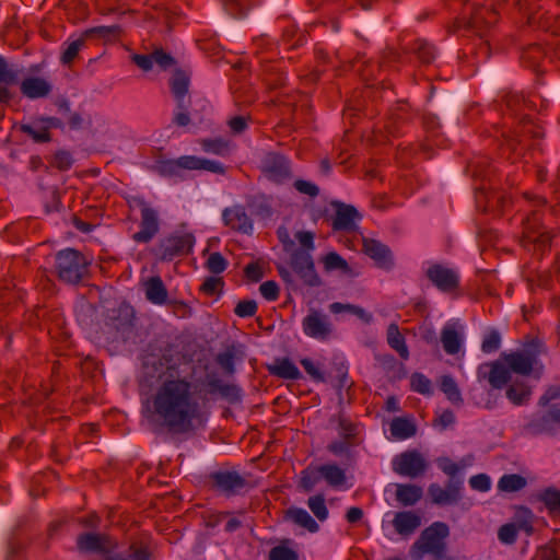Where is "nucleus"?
<instances>
[{"mask_svg":"<svg viewBox=\"0 0 560 560\" xmlns=\"http://www.w3.org/2000/svg\"><path fill=\"white\" fill-rule=\"evenodd\" d=\"M184 363L185 355L173 345L144 362L145 374L161 381L148 407L150 417L176 434L191 431L201 418L198 386L178 372Z\"/></svg>","mask_w":560,"mask_h":560,"instance_id":"obj_1","label":"nucleus"},{"mask_svg":"<svg viewBox=\"0 0 560 560\" xmlns=\"http://www.w3.org/2000/svg\"><path fill=\"white\" fill-rule=\"evenodd\" d=\"M503 104L506 113L513 117L522 116V118L513 131L501 130L502 145L517 151L518 147L523 149L526 145L528 139H540L544 136L541 127L528 119V115L524 113L526 109H532L530 101H526L520 93L508 92L503 96Z\"/></svg>","mask_w":560,"mask_h":560,"instance_id":"obj_2","label":"nucleus"},{"mask_svg":"<svg viewBox=\"0 0 560 560\" xmlns=\"http://www.w3.org/2000/svg\"><path fill=\"white\" fill-rule=\"evenodd\" d=\"M450 536V527L444 522H433L425 527L418 539L412 544L409 555L413 560H422L425 555H432L433 559L447 557L446 539Z\"/></svg>","mask_w":560,"mask_h":560,"instance_id":"obj_3","label":"nucleus"},{"mask_svg":"<svg viewBox=\"0 0 560 560\" xmlns=\"http://www.w3.org/2000/svg\"><path fill=\"white\" fill-rule=\"evenodd\" d=\"M90 261L78 249L66 248L59 250L55 256V269L59 280L77 284L89 273Z\"/></svg>","mask_w":560,"mask_h":560,"instance_id":"obj_4","label":"nucleus"},{"mask_svg":"<svg viewBox=\"0 0 560 560\" xmlns=\"http://www.w3.org/2000/svg\"><path fill=\"white\" fill-rule=\"evenodd\" d=\"M168 83L176 104L173 124L178 127H186L191 122L189 115L191 98L188 95L190 73L183 69H175Z\"/></svg>","mask_w":560,"mask_h":560,"instance_id":"obj_5","label":"nucleus"},{"mask_svg":"<svg viewBox=\"0 0 560 560\" xmlns=\"http://www.w3.org/2000/svg\"><path fill=\"white\" fill-rule=\"evenodd\" d=\"M195 244L191 233L171 234L158 243L154 255L162 261H171L175 257L188 255Z\"/></svg>","mask_w":560,"mask_h":560,"instance_id":"obj_6","label":"nucleus"},{"mask_svg":"<svg viewBox=\"0 0 560 560\" xmlns=\"http://www.w3.org/2000/svg\"><path fill=\"white\" fill-rule=\"evenodd\" d=\"M130 203L140 208V230L132 235L136 243H150L160 231L159 213L142 197H132Z\"/></svg>","mask_w":560,"mask_h":560,"instance_id":"obj_7","label":"nucleus"},{"mask_svg":"<svg viewBox=\"0 0 560 560\" xmlns=\"http://www.w3.org/2000/svg\"><path fill=\"white\" fill-rule=\"evenodd\" d=\"M208 482L214 492L226 498L238 495L248 486L247 479L236 470H218L209 474Z\"/></svg>","mask_w":560,"mask_h":560,"instance_id":"obj_8","label":"nucleus"},{"mask_svg":"<svg viewBox=\"0 0 560 560\" xmlns=\"http://www.w3.org/2000/svg\"><path fill=\"white\" fill-rule=\"evenodd\" d=\"M303 332L313 339L327 341L335 336V326L330 317L317 308H310L302 320Z\"/></svg>","mask_w":560,"mask_h":560,"instance_id":"obj_9","label":"nucleus"},{"mask_svg":"<svg viewBox=\"0 0 560 560\" xmlns=\"http://www.w3.org/2000/svg\"><path fill=\"white\" fill-rule=\"evenodd\" d=\"M544 411L534 413L524 425L526 433L530 435L549 434L553 435L560 427V402L547 406Z\"/></svg>","mask_w":560,"mask_h":560,"instance_id":"obj_10","label":"nucleus"},{"mask_svg":"<svg viewBox=\"0 0 560 560\" xmlns=\"http://www.w3.org/2000/svg\"><path fill=\"white\" fill-rule=\"evenodd\" d=\"M550 232L542 225L541 213L533 210L529 215L523 220V243L534 244L539 249L547 248L551 243Z\"/></svg>","mask_w":560,"mask_h":560,"instance_id":"obj_11","label":"nucleus"},{"mask_svg":"<svg viewBox=\"0 0 560 560\" xmlns=\"http://www.w3.org/2000/svg\"><path fill=\"white\" fill-rule=\"evenodd\" d=\"M290 266L307 287H319L322 280L315 270L313 257L304 249H293L290 255Z\"/></svg>","mask_w":560,"mask_h":560,"instance_id":"obj_12","label":"nucleus"},{"mask_svg":"<svg viewBox=\"0 0 560 560\" xmlns=\"http://www.w3.org/2000/svg\"><path fill=\"white\" fill-rule=\"evenodd\" d=\"M499 20V11L493 3L474 2L470 8L468 27L480 36L482 31L494 25Z\"/></svg>","mask_w":560,"mask_h":560,"instance_id":"obj_13","label":"nucleus"},{"mask_svg":"<svg viewBox=\"0 0 560 560\" xmlns=\"http://www.w3.org/2000/svg\"><path fill=\"white\" fill-rule=\"evenodd\" d=\"M539 342H533L524 351H516L511 353H501V359L508 365V369L521 375H528L533 370L536 357L539 350H534V347H539Z\"/></svg>","mask_w":560,"mask_h":560,"instance_id":"obj_14","label":"nucleus"},{"mask_svg":"<svg viewBox=\"0 0 560 560\" xmlns=\"http://www.w3.org/2000/svg\"><path fill=\"white\" fill-rule=\"evenodd\" d=\"M428 467L423 456L418 451H407L393 459V469L401 476L416 478L422 475Z\"/></svg>","mask_w":560,"mask_h":560,"instance_id":"obj_15","label":"nucleus"},{"mask_svg":"<svg viewBox=\"0 0 560 560\" xmlns=\"http://www.w3.org/2000/svg\"><path fill=\"white\" fill-rule=\"evenodd\" d=\"M478 381H488L492 388L501 389L511 380V372L506 364L499 360L482 363L477 369Z\"/></svg>","mask_w":560,"mask_h":560,"instance_id":"obj_16","label":"nucleus"},{"mask_svg":"<svg viewBox=\"0 0 560 560\" xmlns=\"http://www.w3.org/2000/svg\"><path fill=\"white\" fill-rule=\"evenodd\" d=\"M117 542L110 536L96 533H83L77 538V548L81 552L105 555L115 550Z\"/></svg>","mask_w":560,"mask_h":560,"instance_id":"obj_17","label":"nucleus"},{"mask_svg":"<svg viewBox=\"0 0 560 560\" xmlns=\"http://www.w3.org/2000/svg\"><path fill=\"white\" fill-rule=\"evenodd\" d=\"M425 275L428 279L442 292H452L459 285L457 272L441 264L430 266Z\"/></svg>","mask_w":560,"mask_h":560,"instance_id":"obj_18","label":"nucleus"},{"mask_svg":"<svg viewBox=\"0 0 560 560\" xmlns=\"http://www.w3.org/2000/svg\"><path fill=\"white\" fill-rule=\"evenodd\" d=\"M261 167L266 176L276 183H282L291 177L290 162L281 154L268 153L262 160Z\"/></svg>","mask_w":560,"mask_h":560,"instance_id":"obj_19","label":"nucleus"},{"mask_svg":"<svg viewBox=\"0 0 560 560\" xmlns=\"http://www.w3.org/2000/svg\"><path fill=\"white\" fill-rule=\"evenodd\" d=\"M222 220L224 224L233 231L243 234H252L253 232V221L245 208L241 205L225 208L222 211Z\"/></svg>","mask_w":560,"mask_h":560,"instance_id":"obj_20","label":"nucleus"},{"mask_svg":"<svg viewBox=\"0 0 560 560\" xmlns=\"http://www.w3.org/2000/svg\"><path fill=\"white\" fill-rule=\"evenodd\" d=\"M363 252L374 260L378 268L389 270L394 267L393 254L389 247L374 238H363Z\"/></svg>","mask_w":560,"mask_h":560,"instance_id":"obj_21","label":"nucleus"},{"mask_svg":"<svg viewBox=\"0 0 560 560\" xmlns=\"http://www.w3.org/2000/svg\"><path fill=\"white\" fill-rule=\"evenodd\" d=\"M336 208V215L332 220L334 231L352 232L355 230V221L361 219V214L358 210L351 206L340 201H334L331 203Z\"/></svg>","mask_w":560,"mask_h":560,"instance_id":"obj_22","label":"nucleus"},{"mask_svg":"<svg viewBox=\"0 0 560 560\" xmlns=\"http://www.w3.org/2000/svg\"><path fill=\"white\" fill-rule=\"evenodd\" d=\"M190 155H183L178 159L158 158L151 170L162 177H182L185 170L191 171Z\"/></svg>","mask_w":560,"mask_h":560,"instance_id":"obj_23","label":"nucleus"},{"mask_svg":"<svg viewBox=\"0 0 560 560\" xmlns=\"http://www.w3.org/2000/svg\"><path fill=\"white\" fill-rule=\"evenodd\" d=\"M440 339L442 347L447 354H457L464 342L463 327L456 323L445 324L441 330Z\"/></svg>","mask_w":560,"mask_h":560,"instance_id":"obj_24","label":"nucleus"},{"mask_svg":"<svg viewBox=\"0 0 560 560\" xmlns=\"http://www.w3.org/2000/svg\"><path fill=\"white\" fill-rule=\"evenodd\" d=\"M392 524L398 535L407 537L420 527L421 516L413 511L397 512Z\"/></svg>","mask_w":560,"mask_h":560,"instance_id":"obj_25","label":"nucleus"},{"mask_svg":"<svg viewBox=\"0 0 560 560\" xmlns=\"http://www.w3.org/2000/svg\"><path fill=\"white\" fill-rule=\"evenodd\" d=\"M51 89V84L40 77L25 78L20 85L21 93L31 100L48 96Z\"/></svg>","mask_w":560,"mask_h":560,"instance_id":"obj_26","label":"nucleus"},{"mask_svg":"<svg viewBox=\"0 0 560 560\" xmlns=\"http://www.w3.org/2000/svg\"><path fill=\"white\" fill-rule=\"evenodd\" d=\"M208 387L210 394H219L220 397L230 404L240 402L242 399V389L235 384H224L215 376L208 377Z\"/></svg>","mask_w":560,"mask_h":560,"instance_id":"obj_27","label":"nucleus"},{"mask_svg":"<svg viewBox=\"0 0 560 560\" xmlns=\"http://www.w3.org/2000/svg\"><path fill=\"white\" fill-rule=\"evenodd\" d=\"M423 497V490L420 486L413 483H397L395 499L402 506H413Z\"/></svg>","mask_w":560,"mask_h":560,"instance_id":"obj_28","label":"nucleus"},{"mask_svg":"<svg viewBox=\"0 0 560 560\" xmlns=\"http://www.w3.org/2000/svg\"><path fill=\"white\" fill-rule=\"evenodd\" d=\"M477 196H476V202L478 207H481L483 205V209L490 210L494 207L504 208L508 203V198L498 192V191H486L487 187L486 185H481L479 187H476Z\"/></svg>","mask_w":560,"mask_h":560,"instance_id":"obj_29","label":"nucleus"},{"mask_svg":"<svg viewBox=\"0 0 560 560\" xmlns=\"http://www.w3.org/2000/svg\"><path fill=\"white\" fill-rule=\"evenodd\" d=\"M271 375L284 380H299L302 377L300 370L288 358L276 359L272 365L268 366Z\"/></svg>","mask_w":560,"mask_h":560,"instance_id":"obj_30","label":"nucleus"},{"mask_svg":"<svg viewBox=\"0 0 560 560\" xmlns=\"http://www.w3.org/2000/svg\"><path fill=\"white\" fill-rule=\"evenodd\" d=\"M145 298L153 304H164L167 300V290L160 277H151L145 282Z\"/></svg>","mask_w":560,"mask_h":560,"instance_id":"obj_31","label":"nucleus"},{"mask_svg":"<svg viewBox=\"0 0 560 560\" xmlns=\"http://www.w3.org/2000/svg\"><path fill=\"white\" fill-rule=\"evenodd\" d=\"M121 34L119 25L95 26L85 30L82 35L86 39H102L104 43L118 39Z\"/></svg>","mask_w":560,"mask_h":560,"instance_id":"obj_32","label":"nucleus"},{"mask_svg":"<svg viewBox=\"0 0 560 560\" xmlns=\"http://www.w3.org/2000/svg\"><path fill=\"white\" fill-rule=\"evenodd\" d=\"M285 518L292 521L294 524L307 529L310 533H316L319 529L316 521L310 513L301 508H290L285 512Z\"/></svg>","mask_w":560,"mask_h":560,"instance_id":"obj_33","label":"nucleus"},{"mask_svg":"<svg viewBox=\"0 0 560 560\" xmlns=\"http://www.w3.org/2000/svg\"><path fill=\"white\" fill-rule=\"evenodd\" d=\"M328 310L331 314L348 313L358 317L361 322L370 324L373 319L371 313L366 312L363 307L349 303L334 302L329 304Z\"/></svg>","mask_w":560,"mask_h":560,"instance_id":"obj_34","label":"nucleus"},{"mask_svg":"<svg viewBox=\"0 0 560 560\" xmlns=\"http://www.w3.org/2000/svg\"><path fill=\"white\" fill-rule=\"evenodd\" d=\"M387 342L392 349L398 352L404 360L409 358V350L406 346L405 337L399 331L396 324H390L387 328Z\"/></svg>","mask_w":560,"mask_h":560,"instance_id":"obj_35","label":"nucleus"},{"mask_svg":"<svg viewBox=\"0 0 560 560\" xmlns=\"http://www.w3.org/2000/svg\"><path fill=\"white\" fill-rule=\"evenodd\" d=\"M322 478L332 488H338L346 482V472L336 464L319 466Z\"/></svg>","mask_w":560,"mask_h":560,"instance_id":"obj_36","label":"nucleus"},{"mask_svg":"<svg viewBox=\"0 0 560 560\" xmlns=\"http://www.w3.org/2000/svg\"><path fill=\"white\" fill-rule=\"evenodd\" d=\"M417 432L415 423L406 418L397 417L390 422V433L395 439L406 440Z\"/></svg>","mask_w":560,"mask_h":560,"instance_id":"obj_37","label":"nucleus"},{"mask_svg":"<svg viewBox=\"0 0 560 560\" xmlns=\"http://www.w3.org/2000/svg\"><path fill=\"white\" fill-rule=\"evenodd\" d=\"M505 394L508 399L512 404L516 406H522L528 402L532 395V390L529 386H527L525 383L515 382L508 387Z\"/></svg>","mask_w":560,"mask_h":560,"instance_id":"obj_38","label":"nucleus"},{"mask_svg":"<svg viewBox=\"0 0 560 560\" xmlns=\"http://www.w3.org/2000/svg\"><path fill=\"white\" fill-rule=\"evenodd\" d=\"M550 515H560V490L555 487H548L537 495Z\"/></svg>","mask_w":560,"mask_h":560,"instance_id":"obj_39","label":"nucleus"},{"mask_svg":"<svg viewBox=\"0 0 560 560\" xmlns=\"http://www.w3.org/2000/svg\"><path fill=\"white\" fill-rule=\"evenodd\" d=\"M467 171L475 179H480L481 182L489 179L492 174V167L487 158H478L470 161L467 165Z\"/></svg>","mask_w":560,"mask_h":560,"instance_id":"obj_40","label":"nucleus"},{"mask_svg":"<svg viewBox=\"0 0 560 560\" xmlns=\"http://www.w3.org/2000/svg\"><path fill=\"white\" fill-rule=\"evenodd\" d=\"M526 485L527 480L525 477L518 474H508L500 478L498 488L504 492H516L525 488Z\"/></svg>","mask_w":560,"mask_h":560,"instance_id":"obj_41","label":"nucleus"},{"mask_svg":"<svg viewBox=\"0 0 560 560\" xmlns=\"http://www.w3.org/2000/svg\"><path fill=\"white\" fill-rule=\"evenodd\" d=\"M441 390L446 395L447 399L456 406L463 405V397L460 390L454 381V378L450 375H444L441 378Z\"/></svg>","mask_w":560,"mask_h":560,"instance_id":"obj_42","label":"nucleus"},{"mask_svg":"<svg viewBox=\"0 0 560 560\" xmlns=\"http://www.w3.org/2000/svg\"><path fill=\"white\" fill-rule=\"evenodd\" d=\"M326 271L340 270L345 275L351 273V267L339 254L330 252L322 259Z\"/></svg>","mask_w":560,"mask_h":560,"instance_id":"obj_43","label":"nucleus"},{"mask_svg":"<svg viewBox=\"0 0 560 560\" xmlns=\"http://www.w3.org/2000/svg\"><path fill=\"white\" fill-rule=\"evenodd\" d=\"M428 493L432 503L436 505H453L458 503L456 498L451 495L445 488H442L438 483H431L428 488Z\"/></svg>","mask_w":560,"mask_h":560,"instance_id":"obj_44","label":"nucleus"},{"mask_svg":"<svg viewBox=\"0 0 560 560\" xmlns=\"http://www.w3.org/2000/svg\"><path fill=\"white\" fill-rule=\"evenodd\" d=\"M133 310L129 305L118 308V316L114 317V326L118 331L129 332L133 326Z\"/></svg>","mask_w":560,"mask_h":560,"instance_id":"obj_45","label":"nucleus"},{"mask_svg":"<svg viewBox=\"0 0 560 560\" xmlns=\"http://www.w3.org/2000/svg\"><path fill=\"white\" fill-rule=\"evenodd\" d=\"M190 160H191V164H190L191 171L203 170V171H208V172H211L214 174H221V175L225 174V171H226L225 166L218 161L198 158L195 155H190Z\"/></svg>","mask_w":560,"mask_h":560,"instance_id":"obj_46","label":"nucleus"},{"mask_svg":"<svg viewBox=\"0 0 560 560\" xmlns=\"http://www.w3.org/2000/svg\"><path fill=\"white\" fill-rule=\"evenodd\" d=\"M291 542V539H284L280 545L271 548L269 551V560H299L298 552L287 546Z\"/></svg>","mask_w":560,"mask_h":560,"instance_id":"obj_47","label":"nucleus"},{"mask_svg":"<svg viewBox=\"0 0 560 560\" xmlns=\"http://www.w3.org/2000/svg\"><path fill=\"white\" fill-rule=\"evenodd\" d=\"M320 479L319 466L315 468L306 467L301 471L300 488L305 492H311Z\"/></svg>","mask_w":560,"mask_h":560,"instance_id":"obj_48","label":"nucleus"},{"mask_svg":"<svg viewBox=\"0 0 560 560\" xmlns=\"http://www.w3.org/2000/svg\"><path fill=\"white\" fill-rule=\"evenodd\" d=\"M200 143L202 150L208 153L225 156L230 151V142L222 138L203 139Z\"/></svg>","mask_w":560,"mask_h":560,"instance_id":"obj_49","label":"nucleus"},{"mask_svg":"<svg viewBox=\"0 0 560 560\" xmlns=\"http://www.w3.org/2000/svg\"><path fill=\"white\" fill-rule=\"evenodd\" d=\"M235 348L230 347L224 352H221L217 355L215 362L220 365V368L224 371L225 374L233 375L235 373Z\"/></svg>","mask_w":560,"mask_h":560,"instance_id":"obj_50","label":"nucleus"},{"mask_svg":"<svg viewBox=\"0 0 560 560\" xmlns=\"http://www.w3.org/2000/svg\"><path fill=\"white\" fill-rule=\"evenodd\" d=\"M405 112H406V105L400 104L399 106H397V108H395L390 113V115L384 126L388 135L395 136L398 132L399 125L406 120V118L404 116Z\"/></svg>","mask_w":560,"mask_h":560,"instance_id":"obj_51","label":"nucleus"},{"mask_svg":"<svg viewBox=\"0 0 560 560\" xmlns=\"http://www.w3.org/2000/svg\"><path fill=\"white\" fill-rule=\"evenodd\" d=\"M350 68L365 81L374 77L375 65L365 60L363 56H358L350 63Z\"/></svg>","mask_w":560,"mask_h":560,"instance_id":"obj_52","label":"nucleus"},{"mask_svg":"<svg viewBox=\"0 0 560 560\" xmlns=\"http://www.w3.org/2000/svg\"><path fill=\"white\" fill-rule=\"evenodd\" d=\"M410 387L413 392L422 395H432V383L422 373L416 372L410 376Z\"/></svg>","mask_w":560,"mask_h":560,"instance_id":"obj_53","label":"nucleus"},{"mask_svg":"<svg viewBox=\"0 0 560 560\" xmlns=\"http://www.w3.org/2000/svg\"><path fill=\"white\" fill-rule=\"evenodd\" d=\"M413 52L422 63H430L435 58L434 47L424 39H417L415 42Z\"/></svg>","mask_w":560,"mask_h":560,"instance_id":"obj_54","label":"nucleus"},{"mask_svg":"<svg viewBox=\"0 0 560 560\" xmlns=\"http://www.w3.org/2000/svg\"><path fill=\"white\" fill-rule=\"evenodd\" d=\"M545 57V52L540 45L534 44L528 46L522 54V60L528 67L536 68Z\"/></svg>","mask_w":560,"mask_h":560,"instance_id":"obj_55","label":"nucleus"},{"mask_svg":"<svg viewBox=\"0 0 560 560\" xmlns=\"http://www.w3.org/2000/svg\"><path fill=\"white\" fill-rule=\"evenodd\" d=\"M307 505L319 521L323 522L328 517V510L323 494H316L308 498Z\"/></svg>","mask_w":560,"mask_h":560,"instance_id":"obj_56","label":"nucleus"},{"mask_svg":"<svg viewBox=\"0 0 560 560\" xmlns=\"http://www.w3.org/2000/svg\"><path fill=\"white\" fill-rule=\"evenodd\" d=\"M19 130L30 136L36 143H46L50 141L48 127H43L42 129L36 130L28 124H21Z\"/></svg>","mask_w":560,"mask_h":560,"instance_id":"obj_57","label":"nucleus"},{"mask_svg":"<svg viewBox=\"0 0 560 560\" xmlns=\"http://www.w3.org/2000/svg\"><path fill=\"white\" fill-rule=\"evenodd\" d=\"M85 38L81 34V37L77 40H73L69 44V46L63 50L60 57V61L63 65H70L78 56L80 49L84 46Z\"/></svg>","mask_w":560,"mask_h":560,"instance_id":"obj_58","label":"nucleus"},{"mask_svg":"<svg viewBox=\"0 0 560 560\" xmlns=\"http://www.w3.org/2000/svg\"><path fill=\"white\" fill-rule=\"evenodd\" d=\"M206 267L211 273L219 275L226 269L228 261L222 254L215 252L209 255Z\"/></svg>","mask_w":560,"mask_h":560,"instance_id":"obj_59","label":"nucleus"},{"mask_svg":"<svg viewBox=\"0 0 560 560\" xmlns=\"http://www.w3.org/2000/svg\"><path fill=\"white\" fill-rule=\"evenodd\" d=\"M501 336L498 330H490L482 339L481 350L485 353H492L500 348Z\"/></svg>","mask_w":560,"mask_h":560,"instance_id":"obj_60","label":"nucleus"},{"mask_svg":"<svg viewBox=\"0 0 560 560\" xmlns=\"http://www.w3.org/2000/svg\"><path fill=\"white\" fill-rule=\"evenodd\" d=\"M354 445L355 441L341 438V440L329 443L327 450L336 456L349 455L351 447Z\"/></svg>","mask_w":560,"mask_h":560,"instance_id":"obj_61","label":"nucleus"},{"mask_svg":"<svg viewBox=\"0 0 560 560\" xmlns=\"http://www.w3.org/2000/svg\"><path fill=\"white\" fill-rule=\"evenodd\" d=\"M51 164L59 171H68L73 164V158L70 152L60 150L55 153Z\"/></svg>","mask_w":560,"mask_h":560,"instance_id":"obj_62","label":"nucleus"},{"mask_svg":"<svg viewBox=\"0 0 560 560\" xmlns=\"http://www.w3.org/2000/svg\"><path fill=\"white\" fill-rule=\"evenodd\" d=\"M339 435L343 439L355 440V424L342 415L338 416Z\"/></svg>","mask_w":560,"mask_h":560,"instance_id":"obj_63","label":"nucleus"},{"mask_svg":"<svg viewBox=\"0 0 560 560\" xmlns=\"http://www.w3.org/2000/svg\"><path fill=\"white\" fill-rule=\"evenodd\" d=\"M234 313L240 317H252L257 313V303L254 300L240 301Z\"/></svg>","mask_w":560,"mask_h":560,"instance_id":"obj_64","label":"nucleus"}]
</instances>
